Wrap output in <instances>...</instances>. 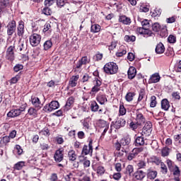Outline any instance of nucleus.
<instances>
[{"label": "nucleus", "instance_id": "1", "mask_svg": "<svg viewBox=\"0 0 181 181\" xmlns=\"http://www.w3.org/2000/svg\"><path fill=\"white\" fill-rule=\"evenodd\" d=\"M103 70L106 74L112 75L118 73L119 68L117 63L108 62L104 66Z\"/></svg>", "mask_w": 181, "mask_h": 181}, {"label": "nucleus", "instance_id": "2", "mask_svg": "<svg viewBox=\"0 0 181 181\" xmlns=\"http://www.w3.org/2000/svg\"><path fill=\"white\" fill-rule=\"evenodd\" d=\"M30 44L33 47H36L40 44V40H42V36L37 33H33L29 37Z\"/></svg>", "mask_w": 181, "mask_h": 181}, {"label": "nucleus", "instance_id": "3", "mask_svg": "<svg viewBox=\"0 0 181 181\" xmlns=\"http://www.w3.org/2000/svg\"><path fill=\"white\" fill-rule=\"evenodd\" d=\"M60 107L59 102L57 100H53L49 104L44 106L42 110L45 112H52V111H54V110H57Z\"/></svg>", "mask_w": 181, "mask_h": 181}, {"label": "nucleus", "instance_id": "4", "mask_svg": "<svg viewBox=\"0 0 181 181\" xmlns=\"http://www.w3.org/2000/svg\"><path fill=\"white\" fill-rule=\"evenodd\" d=\"M93 87L90 90V94L92 95H95L100 90H101V85L103 84V82L100 81L98 78H95V79L93 81Z\"/></svg>", "mask_w": 181, "mask_h": 181}, {"label": "nucleus", "instance_id": "5", "mask_svg": "<svg viewBox=\"0 0 181 181\" xmlns=\"http://www.w3.org/2000/svg\"><path fill=\"white\" fill-rule=\"evenodd\" d=\"M120 144L122 146H126V148L122 149V152H125V153H128L129 151L128 148H129V144H131V137L129 135L123 137L120 141Z\"/></svg>", "mask_w": 181, "mask_h": 181}, {"label": "nucleus", "instance_id": "6", "mask_svg": "<svg viewBox=\"0 0 181 181\" xmlns=\"http://www.w3.org/2000/svg\"><path fill=\"white\" fill-rule=\"evenodd\" d=\"M7 28V35L8 36H12L13 33L16 30V21L15 20L11 21L6 26Z\"/></svg>", "mask_w": 181, "mask_h": 181}, {"label": "nucleus", "instance_id": "7", "mask_svg": "<svg viewBox=\"0 0 181 181\" xmlns=\"http://www.w3.org/2000/svg\"><path fill=\"white\" fill-rule=\"evenodd\" d=\"M93 153V139H90L88 142V146L84 145L81 151V155H90Z\"/></svg>", "mask_w": 181, "mask_h": 181}, {"label": "nucleus", "instance_id": "8", "mask_svg": "<svg viewBox=\"0 0 181 181\" xmlns=\"http://www.w3.org/2000/svg\"><path fill=\"white\" fill-rule=\"evenodd\" d=\"M152 133V122H147L145 123L144 127H143L141 135H146V136H149Z\"/></svg>", "mask_w": 181, "mask_h": 181}, {"label": "nucleus", "instance_id": "9", "mask_svg": "<svg viewBox=\"0 0 181 181\" xmlns=\"http://www.w3.org/2000/svg\"><path fill=\"white\" fill-rule=\"evenodd\" d=\"M30 102L32 103V105H33V107L36 108V110H40L42 107H43V103H42L40 99L36 96H31Z\"/></svg>", "mask_w": 181, "mask_h": 181}, {"label": "nucleus", "instance_id": "10", "mask_svg": "<svg viewBox=\"0 0 181 181\" xmlns=\"http://www.w3.org/2000/svg\"><path fill=\"white\" fill-rule=\"evenodd\" d=\"M74 104V98L73 96L69 97L65 105L62 107V110L64 112H67L69 110H71L73 105Z\"/></svg>", "mask_w": 181, "mask_h": 181}, {"label": "nucleus", "instance_id": "11", "mask_svg": "<svg viewBox=\"0 0 181 181\" xmlns=\"http://www.w3.org/2000/svg\"><path fill=\"white\" fill-rule=\"evenodd\" d=\"M137 33L139 35H143L144 37H149V36H152V31L148 28H145L144 27H139L137 28Z\"/></svg>", "mask_w": 181, "mask_h": 181}, {"label": "nucleus", "instance_id": "12", "mask_svg": "<svg viewBox=\"0 0 181 181\" xmlns=\"http://www.w3.org/2000/svg\"><path fill=\"white\" fill-rule=\"evenodd\" d=\"M15 49V46H10L6 51V59L10 62H13L15 60V54L13 53V50Z\"/></svg>", "mask_w": 181, "mask_h": 181}, {"label": "nucleus", "instance_id": "13", "mask_svg": "<svg viewBox=\"0 0 181 181\" xmlns=\"http://www.w3.org/2000/svg\"><path fill=\"white\" fill-rule=\"evenodd\" d=\"M25 34V23L23 21L18 22V25L17 27V35L18 36H21V37Z\"/></svg>", "mask_w": 181, "mask_h": 181}, {"label": "nucleus", "instance_id": "14", "mask_svg": "<svg viewBox=\"0 0 181 181\" xmlns=\"http://www.w3.org/2000/svg\"><path fill=\"white\" fill-rule=\"evenodd\" d=\"M55 162H62L63 160L64 156L63 155V151L62 149H58L56 151L54 156Z\"/></svg>", "mask_w": 181, "mask_h": 181}, {"label": "nucleus", "instance_id": "15", "mask_svg": "<svg viewBox=\"0 0 181 181\" xmlns=\"http://www.w3.org/2000/svg\"><path fill=\"white\" fill-rule=\"evenodd\" d=\"M160 81V76L158 73L153 74L148 79L149 84L159 83Z\"/></svg>", "mask_w": 181, "mask_h": 181}, {"label": "nucleus", "instance_id": "16", "mask_svg": "<svg viewBox=\"0 0 181 181\" xmlns=\"http://www.w3.org/2000/svg\"><path fill=\"white\" fill-rule=\"evenodd\" d=\"M127 76L129 80H134L135 76H136V69L134 66H130L127 71Z\"/></svg>", "mask_w": 181, "mask_h": 181}, {"label": "nucleus", "instance_id": "17", "mask_svg": "<svg viewBox=\"0 0 181 181\" xmlns=\"http://www.w3.org/2000/svg\"><path fill=\"white\" fill-rule=\"evenodd\" d=\"M125 124H127V122L124 119L119 118L115 123V129H119V128L125 127Z\"/></svg>", "mask_w": 181, "mask_h": 181}, {"label": "nucleus", "instance_id": "18", "mask_svg": "<svg viewBox=\"0 0 181 181\" xmlns=\"http://www.w3.org/2000/svg\"><path fill=\"white\" fill-rule=\"evenodd\" d=\"M145 139L142 136H137L135 139L134 145L135 146H144V145H147V144L145 143Z\"/></svg>", "mask_w": 181, "mask_h": 181}, {"label": "nucleus", "instance_id": "19", "mask_svg": "<svg viewBox=\"0 0 181 181\" xmlns=\"http://www.w3.org/2000/svg\"><path fill=\"white\" fill-rule=\"evenodd\" d=\"M87 63H90V59L87 57V56L83 57L76 64V69H81L83 64H87Z\"/></svg>", "mask_w": 181, "mask_h": 181}, {"label": "nucleus", "instance_id": "20", "mask_svg": "<svg viewBox=\"0 0 181 181\" xmlns=\"http://www.w3.org/2000/svg\"><path fill=\"white\" fill-rule=\"evenodd\" d=\"M119 22L123 25H131L132 21H131V18L129 17H127V16H119Z\"/></svg>", "mask_w": 181, "mask_h": 181}, {"label": "nucleus", "instance_id": "21", "mask_svg": "<svg viewBox=\"0 0 181 181\" xmlns=\"http://www.w3.org/2000/svg\"><path fill=\"white\" fill-rule=\"evenodd\" d=\"M158 176V172L156 170H153L151 169H148L147 170V179L149 180H153Z\"/></svg>", "mask_w": 181, "mask_h": 181}, {"label": "nucleus", "instance_id": "22", "mask_svg": "<svg viewBox=\"0 0 181 181\" xmlns=\"http://www.w3.org/2000/svg\"><path fill=\"white\" fill-rule=\"evenodd\" d=\"M96 100L101 105H104L105 103H108V100L107 99V96L105 95H98L96 97Z\"/></svg>", "mask_w": 181, "mask_h": 181}, {"label": "nucleus", "instance_id": "23", "mask_svg": "<svg viewBox=\"0 0 181 181\" xmlns=\"http://www.w3.org/2000/svg\"><path fill=\"white\" fill-rule=\"evenodd\" d=\"M156 53L157 54H162L165 53V45L162 42H159L156 47Z\"/></svg>", "mask_w": 181, "mask_h": 181}, {"label": "nucleus", "instance_id": "24", "mask_svg": "<svg viewBox=\"0 0 181 181\" xmlns=\"http://www.w3.org/2000/svg\"><path fill=\"white\" fill-rule=\"evenodd\" d=\"M20 115L21 111H19L18 109H13L7 113V117L10 118H15V117H19Z\"/></svg>", "mask_w": 181, "mask_h": 181}, {"label": "nucleus", "instance_id": "25", "mask_svg": "<svg viewBox=\"0 0 181 181\" xmlns=\"http://www.w3.org/2000/svg\"><path fill=\"white\" fill-rule=\"evenodd\" d=\"M161 108L162 110H164V111H168L169 108H170V104L168 99H163L161 100Z\"/></svg>", "mask_w": 181, "mask_h": 181}, {"label": "nucleus", "instance_id": "26", "mask_svg": "<svg viewBox=\"0 0 181 181\" xmlns=\"http://www.w3.org/2000/svg\"><path fill=\"white\" fill-rule=\"evenodd\" d=\"M68 158L69 160L71 162H74L77 159V154H76V151L74 150H70L68 152Z\"/></svg>", "mask_w": 181, "mask_h": 181}, {"label": "nucleus", "instance_id": "27", "mask_svg": "<svg viewBox=\"0 0 181 181\" xmlns=\"http://www.w3.org/2000/svg\"><path fill=\"white\" fill-rule=\"evenodd\" d=\"M9 142H11V139L8 136H3L0 140V147L2 148V146H6Z\"/></svg>", "mask_w": 181, "mask_h": 181}, {"label": "nucleus", "instance_id": "28", "mask_svg": "<svg viewBox=\"0 0 181 181\" xmlns=\"http://www.w3.org/2000/svg\"><path fill=\"white\" fill-rule=\"evenodd\" d=\"M134 177L136 180H142L145 177V173L142 170H137L134 173Z\"/></svg>", "mask_w": 181, "mask_h": 181}, {"label": "nucleus", "instance_id": "29", "mask_svg": "<svg viewBox=\"0 0 181 181\" xmlns=\"http://www.w3.org/2000/svg\"><path fill=\"white\" fill-rule=\"evenodd\" d=\"M101 30V26L98 24H93L90 27V32L92 33H98Z\"/></svg>", "mask_w": 181, "mask_h": 181}, {"label": "nucleus", "instance_id": "30", "mask_svg": "<svg viewBox=\"0 0 181 181\" xmlns=\"http://www.w3.org/2000/svg\"><path fill=\"white\" fill-rule=\"evenodd\" d=\"M100 108L98 103L95 101H92L90 104V110L92 112H97Z\"/></svg>", "mask_w": 181, "mask_h": 181}, {"label": "nucleus", "instance_id": "31", "mask_svg": "<svg viewBox=\"0 0 181 181\" xmlns=\"http://www.w3.org/2000/svg\"><path fill=\"white\" fill-rule=\"evenodd\" d=\"M37 111L39 110L36 109V107H30L28 109V115H31L32 117H36L37 115Z\"/></svg>", "mask_w": 181, "mask_h": 181}, {"label": "nucleus", "instance_id": "32", "mask_svg": "<svg viewBox=\"0 0 181 181\" xmlns=\"http://www.w3.org/2000/svg\"><path fill=\"white\" fill-rule=\"evenodd\" d=\"M136 119H137V122L140 125H141V124L145 123V117H144V115H142V113L136 114Z\"/></svg>", "mask_w": 181, "mask_h": 181}, {"label": "nucleus", "instance_id": "33", "mask_svg": "<svg viewBox=\"0 0 181 181\" xmlns=\"http://www.w3.org/2000/svg\"><path fill=\"white\" fill-rule=\"evenodd\" d=\"M98 125L99 128H110V125L108 124V122L103 119L99 120Z\"/></svg>", "mask_w": 181, "mask_h": 181}, {"label": "nucleus", "instance_id": "34", "mask_svg": "<svg viewBox=\"0 0 181 181\" xmlns=\"http://www.w3.org/2000/svg\"><path fill=\"white\" fill-rule=\"evenodd\" d=\"M110 177H112V179H114V180L119 181L122 177V174H121V173L119 172L115 173L112 175H110Z\"/></svg>", "mask_w": 181, "mask_h": 181}, {"label": "nucleus", "instance_id": "35", "mask_svg": "<svg viewBox=\"0 0 181 181\" xmlns=\"http://www.w3.org/2000/svg\"><path fill=\"white\" fill-rule=\"evenodd\" d=\"M134 97H135V93L129 92L127 93V95L125 96V99H126V100L128 101V103H131V101H132V100H134Z\"/></svg>", "mask_w": 181, "mask_h": 181}, {"label": "nucleus", "instance_id": "36", "mask_svg": "<svg viewBox=\"0 0 181 181\" xmlns=\"http://www.w3.org/2000/svg\"><path fill=\"white\" fill-rule=\"evenodd\" d=\"M52 46H53V42H52V40H47L45 42L43 45L44 50H49V49H51Z\"/></svg>", "mask_w": 181, "mask_h": 181}, {"label": "nucleus", "instance_id": "37", "mask_svg": "<svg viewBox=\"0 0 181 181\" xmlns=\"http://www.w3.org/2000/svg\"><path fill=\"white\" fill-rule=\"evenodd\" d=\"M156 104H158V102L156 101V96L152 95L151 97V103H150L151 108H155V107H156Z\"/></svg>", "mask_w": 181, "mask_h": 181}, {"label": "nucleus", "instance_id": "38", "mask_svg": "<svg viewBox=\"0 0 181 181\" xmlns=\"http://www.w3.org/2000/svg\"><path fill=\"white\" fill-rule=\"evenodd\" d=\"M23 166H25V162L20 161V162L17 163L16 164H15L14 169H16V170H22Z\"/></svg>", "mask_w": 181, "mask_h": 181}, {"label": "nucleus", "instance_id": "39", "mask_svg": "<svg viewBox=\"0 0 181 181\" xmlns=\"http://www.w3.org/2000/svg\"><path fill=\"white\" fill-rule=\"evenodd\" d=\"M161 13H162V10L160 8H156L154 10V12L151 13V16L153 18L159 17L160 16Z\"/></svg>", "mask_w": 181, "mask_h": 181}, {"label": "nucleus", "instance_id": "40", "mask_svg": "<svg viewBox=\"0 0 181 181\" xmlns=\"http://www.w3.org/2000/svg\"><path fill=\"white\" fill-rule=\"evenodd\" d=\"M124 40L125 42H135L136 40V37L134 35H125L124 36Z\"/></svg>", "mask_w": 181, "mask_h": 181}, {"label": "nucleus", "instance_id": "41", "mask_svg": "<svg viewBox=\"0 0 181 181\" xmlns=\"http://www.w3.org/2000/svg\"><path fill=\"white\" fill-rule=\"evenodd\" d=\"M169 153L170 149L168 147H164L161 150V156H163V158H165V156H169Z\"/></svg>", "mask_w": 181, "mask_h": 181}, {"label": "nucleus", "instance_id": "42", "mask_svg": "<svg viewBox=\"0 0 181 181\" xmlns=\"http://www.w3.org/2000/svg\"><path fill=\"white\" fill-rule=\"evenodd\" d=\"M42 12L44 15H46V16H50V15H52V9L49 7H45Z\"/></svg>", "mask_w": 181, "mask_h": 181}, {"label": "nucleus", "instance_id": "43", "mask_svg": "<svg viewBox=\"0 0 181 181\" xmlns=\"http://www.w3.org/2000/svg\"><path fill=\"white\" fill-rule=\"evenodd\" d=\"M152 30L153 32H159V30H160V24L158 23H154L152 25Z\"/></svg>", "mask_w": 181, "mask_h": 181}, {"label": "nucleus", "instance_id": "44", "mask_svg": "<svg viewBox=\"0 0 181 181\" xmlns=\"http://www.w3.org/2000/svg\"><path fill=\"white\" fill-rule=\"evenodd\" d=\"M125 173L126 175H129V176H131V174L134 173V166L131 165H127Z\"/></svg>", "mask_w": 181, "mask_h": 181}, {"label": "nucleus", "instance_id": "45", "mask_svg": "<svg viewBox=\"0 0 181 181\" xmlns=\"http://www.w3.org/2000/svg\"><path fill=\"white\" fill-rule=\"evenodd\" d=\"M9 5V0H0V6L5 9Z\"/></svg>", "mask_w": 181, "mask_h": 181}, {"label": "nucleus", "instance_id": "46", "mask_svg": "<svg viewBox=\"0 0 181 181\" xmlns=\"http://www.w3.org/2000/svg\"><path fill=\"white\" fill-rule=\"evenodd\" d=\"M160 169H161V173L163 175H166L168 173V167L165 164V163H160Z\"/></svg>", "mask_w": 181, "mask_h": 181}, {"label": "nucleus", "instance_id": "47", "mask_svg": "<svg viewBox=\"0 0 181 181\" xmlns=\"http://www.w3.org/2000/svg\"><path fill=\"white\" fill-rule=\"evenodd\" d=\"M138 169H145L146 168V163L144 160H139L137 163Z\"/></svg>", "mask_w": 181, "mask_h": 181}, {"label": "nucleus", "instance_id": "48", "mask_svg": "<svg viewBox=\"0 0 181 181\" xmlns=\"http://www.w3.org/2000/svg\"><path fill=\"white\" fill-rule=\"evenodd\" d=\"M80 162H83V168H90V162L87 160V157H85L83 160H81Z\"/></svg>", "mask_w": 181, "mask_h": 181}, {"label": "nucleus", "instance_id": "49", "mask_svg": "<svg viewBox=\"0 0 181 181\" xmlns=\"http://www.w3.org/2000/svg\"><path fill=\"white\" fill-rule=\"evenodd\" d=\"M144 97H145V90L141 89L139 94L138 103L142 101V100H144Z\"/></svg>", "mask_w": 181, "mask_h": 181}, {"label": "nucleus", "instance_id": "50", "mask_svg": "<svg viewBox=\"0 0 181 181\" xmlns=\"http://www.w3.org/2000/svg\"><path fill=\"white\" fill-rule=\"evenodd\" d=\"M41 135H44L45 136H50V131L47 127L44 128L41 132H40Z\"/></svg>", "mask_w": 181, "mask_h": 181}, {"label": "nucleus", "instance_id": "51", "mask_svg": "<svg viewBox=\"0 0 181 181\" xmlns=\"http://www.w3.org/2000/svg\"><path fill=\"white\" fill-rule=\"evenodd\" d=\"M40 148L42 151H48V149H50V146L46 143H41L40 144Z\"/></svg>", "mask_w": 181, "mask_h": 181}, {"label": "nucleus", "instance_id": "52", "mask_svg": "<svg viewBox=\"0 0 181 181\" xmlns=\"http://www.w3.org/2000/svg\"><path fill=\"white\" fill-rule=\"evenodd\" d=\"M144 151V148L140 147V148H134L132 150V152L135 154L136 156H138V155H139V153H141V152Z\"/></svg>", "mask_w": 181, "mask_h": 181}, {"label": "nucleus", "instance_id": "53", "mask_svg": "<svg viewBox=\"0 0 181 181\" xmlns=\"http://www.w3.org/2000/svg\"><path fill=\"white\" fill-rule=\"evenodd\" d=\"M141 125L139 123L136 122H131V123L129 124V127L131 128V129H132L133 131H135V129H138V126Z\"/></svg>", "mask_w": 181, "mask_h": 181}, {"label": "nucleus", "instance_id": "54", "mask_svg": "<svg viewBox=\"0 0 181 181\" xmlns=\"http://www.w3.org/2000/svg\"><path fill=\"white\" fill-rule=\"evenodd\" d=\"M67 3V0H57V5L59 8L63 7Z\"/></svg>", "mask_w": 181, "mask_h": 181}, {"label": "nucleus", "instance_id": "55", "mask_svg": "<svg viewBox=\"0 0 181 181\" xmlns=\"http://www.w3.org/2000/svg\"><path fill=\"white\" fill-rule=\"evenodd\" d=\"M50 29H52V25H50V23H45V25H44L43 32H44L45 33H46V32H49V30L50 32H52V30H50Z\"/></svg>", "mask_w": 181, "mask_h": 181}, {"label": "nucleus", "instance_id": "56", "mask_svg": "<svg viewBox=\"0 0 181 181\" xmlns=\"http://www.w3.org/2000/svg\"><path fill=\"white\" fill-rule=\"evenodd\" d=\"M173 170L174 176H180V170L177 165H175V168Z\"/></svg>", "mask_w": 181, "mask_h": 181}, {"label": "nucleus", "instance_id": "57", "mask_svg": "<svg viewBox=\"0 0 181 181\" xmlns=\"http://www.w3.org/2000/svg\"><path fill=\"white\" fill-rule=\"evenodd\" d=\"M13 70H14V71H16V73H18V71H20V70H23V65H22L21 64H16L13 67Z\"/></svg>", "mask_w": 181, "mask_h": 181}, {"label": "nucleus", "instance_id": "58", "mask_svg": "<svg viewBox=\"0 0 181 181\" xmlns=\"http://www.w3.org/2000/svg\"><path fill=\"white\" fill-rule=\"evenodd\" d=\"M97 173L98 175H104V173H105V168H104V167L103 166L98 167Z\"/></svg>", "mask_w": 181, "mask_h": 181}, {"label": "nucleus", "instance_id": "59", "mask_svg": "<svg viewBox=\"0 0 181 181\" xmlns=\"http://www.w3.org/2000/svg\"><path fill=\"white\" fill-rule=\"evenodd\" d=\"M166 163H167V165L168 166V169L170 170H173L174 163H173V161L171 160H170V159H168L166 160Z\"/></svg>", "mask_w": 181, "mask_h": 181}, {"label": "nucleus", "instance_id": "60", "mask_svg": "<svg viewBox=\"0 0 181 181\" xmlns=\"http://www.w3.org/2000/svg\"><path fill=\"white\" fill-rule=\"evenodd\" d=\"M168 41L169 43H176V37L173 35H170Z\"/></svg>", "mask_w": 181, "mask_h": 181}, {"label": "nucleus", "instance_id": "61", "mask_svg": "<svg viewBox=\"0 0 181 181\" xmlns=\"http://www.w3.org/2000/svg\"><path fill=\"white\" fill-rule=\"evenodd\" d=\"M15 151L18 153V155H21L23 153V150L22 149V147H21L19 145H16Z\"/></svg>", "mask_w": 181, "mask_h": 181}, {"label": "nucleus", "instance_id": "62", "mask_svg": "<svg viewBox=\"0 0 181 181\" xmlns=\"http://www.w3.org/2000/svg\"><path fill=\"white\" fill-rule=\"evenodd\" d=\"M115 169L116 171L121 173V170H122V165L119 163H117L115 165Z\"/></svg>", "mask_w": 181, "mask_h": 181}, {"label": "nucleus", "instance_id": "63", "mask_svg": "<svg viewBox=\"0 0 181 181\" xmlns=\"http://www.w3.org/2000/svg\"><path fill=\"white\" fill-rule=\"evenodd\" d=\"M141 26L146 29H148V28H149V21L148 20L141 21Z\"/></svg>", "mask_w": 181, "mask_h": 181}, {"label": "nucleus", "instance_id": "64", "mask_svg": "<svg viewBox=\"0 0 181 181\" xmlns=\"http://www.w3.org/2000/svg\"><path fill=\"white\" fill-rule=\"evenodd\" d=\"M174 141L175 142H179V144H181V134H177L174 136Z\"/></svg>", "mask_w": 181, "mask_h": 181}]
</instances>
